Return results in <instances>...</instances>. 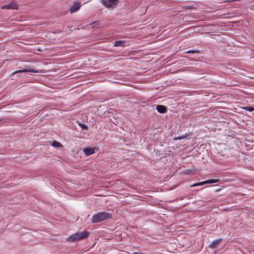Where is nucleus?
Segmentation results:
<instances>
[{
  "mask_svg": "<svg viewBox=\"0 0 254 254\" xmlns=\"http://www.w3.org/2000/svg\"><path fill=\"white\" fill-rule=\"evenodd\" d=\"M2 9H15L18 8V4L15 2H11L1 6Z\"/></svg>",
  "mask_w": 254,
  "mask_h": 254,
  "instance_id": "nucleus-5",
  "label": "nucleus"
},
{
  "mask_svg": "<svg viewBox=\"0 0 254 254\" xmlns=\"http://www.w3.org/2000/svg\"><path fill=\"white\" fill-rule=\"evenodd\" d=\"M83 152L86 156H88L94 153V149L91 148H85L83 149Z\"/></svg>",
  "mask_w": 254,
  "mask_h": 254,
  "instance_id": "nucleus-10",
  "label": "nucleus"
},
{
  "mask_svg": "<svg viewBox=\"0 0 254 254\" xmlns=\"http://www.w3.org/2000/svg\"><path fill=\"white\" fill-rule=\"evenodd\" d=\"M90 233L87 231H81L75 233L66 238L67 241L73 242L81 240L89 236Z\"/></svg>",
  "mask_w": 254,
  "mask_h": 254,
  "instance_id": "nucleus-1",
  "label": "nucleus"
},
{
  "mask_svg": "<svg viewBox=\"0 0 254 254\" xmlns=\"http://www.w3.org/2000/svg\"><path fill=\"white\" fill-rule=\"evenodd\" d=\"M174 139L175 140H181V139H182V138H181V136H178V137H175V138H174Z\"/></svg>",
  "mask_w": 254,
  "mask_h": 254,
  "instance_id": "nucleus-17",
  "label": "nucleus"
},
{
  "mask_svg": "<svg viewBox=\"0 0 254 254\" xmlns=\"http://www.w3.org/2000/svg\"><path fill=\"white\" fill-rule=\"evenodd\" d=\"M134 254H143L142 253H139V252H135L134 253Z\"/></svg>",
  "mask_w": 254,
  "mask_h": 254,
  "instance_id": "nucleus-18",
  "label": "nucleus"
},
{
  "mask_svg": "<svg viewBox=\"0 0 254 254\" xmlns=\"http://www.w3.org/2000/svg\"><path fill=\"white\" fill-rule=\"evenodd\" d=\"M80 126L82 127V129H87L88 128V127L85 125H83V124H80Z\"/></svg>",
  "mask_w": 254,
  "mask_h": 254,
  "instance_id": "nucleus-15",
  "label": "nucleus"
},
{
  "mask_svg": "<svg viewBox=\"0 0 254 254\" xmlns=\"http://www.w3.org/2000/svg\"><path fill=\"white\" fill-rule=\"evenodd\" d=\"M221 242V239H220L214 240L209 244V248L212 249L215 248Z\"/></svg>",
  "mask_w": 254,
  "mask_h": 254,
  "instance_id": "nucleus-9",
  "label": "nucleus"
},
{
  "mask_svg": "<svg viewBox=\"0 0 254 254\" xmlns=\"http://www.w3.org/2000/svg\"><path fill=\"white\" fill-rule=\"evenodd\" d=\"M187 137H188L187 134H185L184 135H182L181 136V137L182 139H186Z\"/></svg>",
  "mask_w": 254,
  "mask_h": 254,
  "instance_id": "nucleus-16",
  "label": "nucleus"
},
{
  "mask_svg": "<svg viewBox=\"0 0 254 254\" xmlns=\"http://www.w3.org/2000/svg\"><path fill=\"white\" fill-rule=\"evenodd\" d=\"M218 181H219V180L218 179H210V180H207L205 181H203L201 182L195 183L193 185H192L191 186V187H196V186H202V185L206 184H213V183H217Z\"/></svg>",
  "mask_w": 254,
  "mask_h": 254,
  "instance_id": "nucleus-4",
  "label": "nucleus"
},
{
  "mask_svg": "<svg viewBox=\"0 0 254 254\" xmlns=\"http://www.w3.org/2000/svg\"><path fill=\"white\" fill-rule=\"evenodd\" d=\"M112 217L110 213L106 212H99L94 214L92 216V222L98 223L111 218Z\"/></svg>",
  "mask_w": 254,
  "mask_h": 254,
  "instance_id": "nucleus-2",
  "label": "nucleus"
},
{
  "mask_svg": "<svg viewBox=\"0 0 254 254\" xmlns=\"http://www.w3.org/2000/svg\"><path fill=\"white\" fill-rule=\"evenodd\" d=\"M126 42L124 41H117L114 43V46L115 47H122L125 46Z\"/></svg>",
  "mask_w": 254,
  "mask_h": 254,
  "instance_id": "nucleus-11",
  "label": "nucleus"
},
{
  "mask_svg": "<svg viewBox=\"0 0 254 254\" xmlns=\"http://www.w3.org/2000/svg\"><path fill=\"white\" fill-rule=\"evenodd\" d=\"M101 3L107 7H114L117 0H100Z\"/></svg>",
  "mask_w": 254,
  "mask_h": 254,
  "instance_id": "nucleus-3",
  "label": "nucleus"
},
{
  "mask_svg": "<svg viewBox=\"0 0 254 254\" xmlns=\"http://www.w3.org/2000/svg\"><path fill=\"white\" fill-rule=\"evenodd\" d=\"M18 72H33V73H40V71L39 70L34 69L32 68H30L28 67H26L22 69H20L19 71H15L14 73H17Z\"/></svg>",
  "mask_w": 254,
  "mask_h": 254,
  "instance_id": "nucleus-7",
  "label": "nucleus"
},
{
  "mask_svg": "<svg viewBox=\"0 0 254 254\" xmlns=\"http://www.w3.org/2000/svg\"><path fill=\"white\" fill-rule=\"evenodd\" d=\"M241 109L248 110L249 112H252V111H254V108L249 107V106H248L246 107H242Z\"/></svg>",
  "mask_w": 254,
  "mask_h": 254,
  "instance_id": "nucleus-12",
  "label": "nucleus"
},
{
  "mask_svg": "<svg viewBox=\"0 0 254 254\" xmlns=\"http://www.w3.org/2000/svg\"><path fill=\"white\" fill-rule=\"evenodd\" d=\"M81 6V4L79 2H75L72 5L71 7L70 8V13H73L79 10Z\"/></svg>",
  "mask_w": 254,
  "mask_h": 254,
  "instance_id": "nucleus-6",
  "label": "nucleus"
},
{
  "mask_svg": "<svg viewBox=\"0 0 254 254\" xmlns=\"http://www.w3.org/2000/svg\"><path fill=\"white\" fill-rule=\"evenodd\" d=\"M52 145L55 147H59L61 146V144L60 143L55 141L52 142Z\"/></svg>",
  "mask_w": 254,
  "mask_h": 254,
  "instance_id": "nucleus-13",
  "label": "nucleus"
},
{
  "mask_svg": "<svg viewBox=\"0 0 254 254\" xmlns=\"http://www.w3.org/2000/svg\"><path fill=\"white\" fill-rule=\"evenodd\" d=\"M199 53V51L198 50H189L186 52V53L190 54V53Z\"/></svg>",
  "mask_w": 254,
  "mask_h": 254,
  "instance_id": "nucleus-14",
  "label": "nucleus"
},
{
  "mask_svg": "<svg viewBox=\"0 0 254 254\" xmlns=\"http://www.w3.org/2000/svg\"><path fill=\"white\" fill-rule=\"evenodd\" d=\"M157 112L161 114H164L166 113V108L164 106L159 105L156 107Z\"/></svg>",
  "mask_w": 254,
  "mask_h": 254,
  "instance_id": "nucleus-8",
  "label": "nucleus"
}]
</instances>
